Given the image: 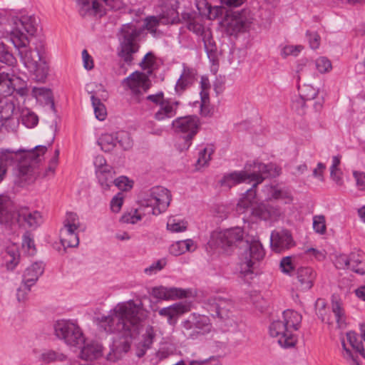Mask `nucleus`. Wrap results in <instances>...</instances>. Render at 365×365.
Returning <instances> with one entry per match:
<instances>
[{
  "mask_svg": "<svg viewBox=\"0 0 365 365\" xmlns=\"http://www.w3.org/2000/svg\"><path fill=\"white\" fill-rule=\"evenodd\" d=\"M270 245L275 252H282L293 247L294 241L289 230H274L270 236Z\"/></svg>",
  "mask_w": 365,
  "mask_h": 365,
  "instance_id": "nucleus-17",
  "label": "nucleus"
},
{
  "mask_svg": "<svg viewBox=\"0 0 365 365\" xmlns=\"http://www.w3.org/2000/svg\"><path fill=\"white\" fill-rule=\"evenodd\" d=\"M195 327L196 326L192 324V321L190 317L180 324L181 332L187 339H195L199 338Z\"/></svg>",
  "mask_w": 365,
  "mask_h": 365,
  "instance_id": "nucleus-38",
  "label": "nucleus"
},
{
  "mask_svg": "<svg viewBox=\"0 0 365 365\" xmlns=\"http://www.w3.org/2000/svg\"><path fill=\"white\" fill-rule=\"evenodd\" d=\"M174 17L171 19L170 18H165L164 15L160 18L156 16H150L145 19V27L150 31V33L155 34L156 32V27L159 25L160 22L163 24H168L173 22Z\"/></svg>",
  "mask_w": 365,
  "mask_h": 365,
  "instance_id": "nucleus-40",
  "label": "nucleus"
},
{
  "mask_svg": "<svg viewBox=\"0 0 365 365\" xmlns=\"http://www.w3.org/2000/svg\"><path fill=\"white\" fill-rule=\"evenodd\" d=\"M187 29L197 35L202 36L207 30L197 19H190L187 25Z\"/></svg>",
  "mask_w": 365,
  "mask_h": 365,
  "instance_id": "nucleus-58",
  "label": "nucleus"
},
{
  "mask_svg": "<svg viewBox=\"0 0 365 365\" xmlns=\"http://www.w3.org/2000/svg\"><path fill=\"white\" fill-rule=\"evenodd\" d=\"M253 186L247 190V192L240 199L237 210L240 212H246L249 208L252 209L256 206V190Z\"/></svg>",
  "mask_w": 365,
  "mask_h": 365,
  "instance_id": "nucleus-29",
  "label": "nucleus"
},
{
  "mask_svg": "<svg viewBox=\"0 0 365 365\" xmlns=\"http://www.w3.org/2000/svg\"><path fill=\"white\" fill-rule=\"evenodd\" d=\"M140 34V31L133 24H125L120 29L119 56L128 64L132 63L133 55L139 49L138 38Z\"/></svg>",
  "mask_w": 365,
  "mask_h": 365,
  "instance_id": "nucleus-7",
  "label": "nucleus"
},
{
  "mask_svg": "<svg viewBox=\"0 0 365 365\" xmlns=\"http://www.w3.org/2000/svg\"><path fill=\"white\" fill-rule=\"evenodd\" d=\"M200 113L203 116H208L211 114V108H210L209 94L201 93Z\"/></svg>",
  "mask_w": 365,
  "mask_h": 365,
  "instance_id": "nucleus-54",
  "label": "nucleus"
},
{
  "mask_svg": "<svg viewBox=\"0 0 365 365\" xmlns=\"http://www.w3.org/2000/svg\"><path fill=\"white\" fill-rule=\"evenodd\" d=\"M245 248L241 254L240 266V275L241 277H247L252 275L255 268V264L264 257V251L262 244L257 240L250 242L246 241Z\"/></svg>",
  "mask_w": 365,
  "mask_h": 365,
  "instance_id": "nucleus-6",
  "label": "nucleus"
},
{
  "mask_svg": "<svg viewBox=\"0 0 365 365\" xmlns=\"http://www.w3.org/2000/svg\"><path fill=\"white\" fill-rule=\"evenodd\" d=\"M141 219V215L138 214V210L135 209L132 212L124 213L120 221L123 223L135 224Z\"/></svg>",
  "mask_w": 365,
  "mask_h": 365,
  "instance_id": "nucleus-60",
  "label": "nucleus"
},
{
  "mask_svg": "<svg viewBox=\"0 0 365 365\" xmlns=\"http://www.w3.org/2000/svg\"><path fill=\"white\" fill-rule=\"evenodd\" d=\"M41 214L37 211L31 212L27 207L19 208L15 214L14 224L20 227L36 228L41 220Z\"/></svg>",
  "mask_w": 365,
  "mask_h": 365,
  "instance_id": "nucleus-18",
  "label": "nucleus"
},
{
  "mask_svg": "<svg viewBox=\"0 0 365 365\" xmlns=\"http://www.w3.org/2000/svg\"><path fill=\"white\" fill-rule=\"evenodd\" d=\"M16 60L14 55L5 48L4 44L0 46V62L9 66H14Z\"/></svg>",
  "mask_w": 365,
  "mask_h": 365,
  "instance_id": "nucleus-50",
  "label": "nucleus"
},
{
  "mask_svg": "<svg viewBox=\"0 0 365 365\" xmlns=\"http://www.w3.org/2000/svg\"><path fill=\"white\" fill-rule=\"evenodd\" d=\"M309 101L305 100L301 96H294L292 102V108L299 115H303L306 113V105Z\"/></svg>",
  "mask_w": 365,
  "mask_h": 365,
  "instance_id": "nucleus-48",
  "label": "nucleus"
},
{
  "mask_svg": "<svg viewBox=\"0 0 365 365\" xmlns=\"http://www.w3.org/2000/svg\"><path fill=\"white\" fill-rule=\"evenodd\" d=\"M246 180H249L247 171L234 172L225 175L220 180V184L222 186L231 188L232 186Z\"/></svg>",
  "mask_w": 365,
  "mask_h": 365,
  "instance_id": "nucleus-33",
  "label": "nucleus"
},
{
  "mask_svg": "<svg viewBox=\"0 0 365 365\" xmlns=\"http://www.w3.org/2000/svg\"><path fill=\"white\" fill-rule=\"evenodd\" d=\"M207 309L214 317L221 319L230 317L231 309L233 308L230 300L221 297H212L207 299Z\"/></svg>",
  "mask_w": 365,
  "mask_h": 365,
  "instance_id": "nucleus-16",
  "label": "nucleus"
},
{
  "mask_svg": "<svg viewBox=\"0 0 365 365\" xmlns=\"http://www.w3.org/2000/svg\"><path fill=\"white\" fill-rule=\"evenodd\" d=\"M252 213L253 215L264 220H277L281 215V210L277 207H274L269 205L260 203L256 205L252 208Z\"/></svg>",
  "mask_w": 365,
  "mask_h": 365,
  "instance_id": "nucleus-24",
  "label": "nucleus"
},
{
  "mask_svg": "<svg viewBox=\"0 0 365 365\" xmlns=\"http://www.w3.org/2000/svg\"><path fill=\"white\" fill-rule=\"evenodd\" d=\"M252 21L253 17L250 11L242 9L227 13L222 19L221 24L225 34L229 36L237 37L240 34L248 31Z\"/></svg>",
  "mask_w": 365,
  "mask_h": 365,
  "instance_id": "nucleus-5",
  "label": "nucleus"
},
{
  "mask_svg": "<svg viewBox=\"0 0 365 365\" xmlns=\"http://www.w3.org/2000/svg\"><path fill=\"white\" fill-rule=\"evenodd\" d=\"M316 277L317 273L312 268L308 267L299 268L297 272L299 288L304 291L310 289L313 287Z\"/></svg>",
  "mask_w": 365,
  "mask_h": 365,
  "instance_id": "nucleus-22",
  "label": "nucleus"
},
{
  "mask_svg": "<svg viewBox=\"0 0 365 365\" xmlns=\"http://www.w3.org/2000/svg\"><path fill=\"white\" fill-rule=\"evenodd\" d=\"M21 121L26 127L31 128L38 124V118L34 112L26 110L22 111Z\"/></svg>",
  "mask_w": 365,
  "mask_h": 365,
  "instance_id": "nucleus-44",
  "label": "nucleus"
},
{
  "mask_svg": "<svg viewBox=\"0 0 365 365\" xmlns=\"http://www.w3.org/2000/svg\"><path fill=\"white\" fill-rule=\"evenodd\" d=\"M314 230L319 234H324L326 232L325 218L323 215H317L313 219Z\"/></svg>",
  "mask_w": 365,
  "mask_h": 365,
  "instance_id": "nucleus-59",
  "label": "nucleus"
},
{
  "mask_svg": "<svg viewBox=\"0 0 365 365\" xmlns=\"http://www.w3.org/2000/svg\"><path fill=\"white\" fill-rule=\"evenodd\" d=\"M117 140L118 137H116V135L105 133L99 138L98 144L103 151L110 152L116 146Z\"/></svg>",
  "mask_w": 365,
  "mask_h": 365,
  "instance_id": "nucleus-37",
  "label": "nucleus"
},
{
  "mask_svg": "<svg viewBox=\"0 0 365 365\" xmlns=\"http://www.w3.org/2000/svg\"><path fill=\"white\" fill-rule=\"evenodd\" d=\"M6 260V267L8 270H13L19 264L20 255L16 247L8 248L4 257Z\"/></svg>",
  "mask_w": 365,
  "mask_h": 365,
  "instance_id": "nucleus-39",
  "label": "nucleus"
},
{
  "mask_svg": "<svg viewBox=\"0 0 365 365\" xmlns=\"http://www.w3.org/2000/svg\"><path fill=\"white\" fill-rule=\"evenodd\" d=\"M79 14L83 17L101 18L106 13L105 0H78Z\"/></svg>",
  "mask_w": 365,
  "mask_h": 365,
  "instance_id": "nucleus-15",
  "label": "nucleus"
},
{
  "mask_svg": "<svg viewBox=\"0 0 365 365\" xmlns=\"http://www.w3.org/2000/svg\"><path fill=\"white\" fill-rule=\"evenodd\" d=\"M243 239V230L240 227H235L224 231L214 232L209 243L211 246L220 248L225 252L241 242Z\"/></svg>",
  "mask_w": 365,
  "mask_h": 365,
  "instance_id": "nucleus-11",
  "label": "nucleus"
},
{
  "mask_svg": "<svg viewBox=\"0 0 365 365\" xmlns=\"http://www.w3.org/2000/svg\"><path fill=\"white\" fill-rule=\"evenodd\" d=\"M299 96L305 98V100L312 101L318 94V91L309 84H304L299 86Z\"/></svg>",
  "mask_w": 365,
  "mask_h": 365,
  "instance_id": "nucleus-46",
  "label": "nucleus"
},
{
  "mask_svg": "<svg viewBox=\"0 0 365 365\" xmlns=\"http://www.w3.org/2000/svg\"><path fill=\"white\" fill-rule=\"evenodd\" d=\"M316 68L321 73H327L331 71L332 66L331 61L326 57H319L316 60Z\"/></svg>",
  "mask_w": 365,
  "mask_h": 365,
  "instance_id": "nucleus-56",
  "label": "nucleus"
},
{
  "mask_svg": "<svg viewBox=\"0 0 365 365\" xmlns=\"http://www.w3.org/2000/svg\"><path fill=\"white\" fill-rule=\"evenodd\" d=\"M8 21V16L0 14V36H3L4 33L9 34L10 40L18 51L24 66L33 73L36 81L44 82L49 71L45 45L39 40L34 43V48H28L30 37L34 36L37 30L36 19L31 16L13 17V29L10 31L4 26Z\"/></svg>",
  "mask_w": 365,
  "mask_h": 365,
  "instance_id": "nucleus-2",
  "label": "nucleus"
},
{
  "mask_svg": "<svg viewBox=\"0 0 365 365\" xmlns=\"http://www.w3.org/2000/svg\"><path fill=\"white\" fill-rule=\"evenodd\" d=\"M22 246L26 248L29 255H34L36 252V247L34 241V237L30 232H26L23 236Z\"/></svg>",
  "mask_w": 365,
  "mask_h": 365,
  "instance_id": "nucleus-52",
  "label": "nucleus"
},
{
  "mask_svg": "<svg viewBox=\"0 0 365 365\" xmlns=\"http://www.w3.org/2000/svg\"><path fill=\"white\" fill-rule=\"evenodd\" d=\"M147 312L141 302L129 300L118 304L108 316L96 318L101 329L108 333H119L121 336L113 339L108 360L115 361L123 357L130 348L131 339L138 335L142 322Z\"/></svg>",
  "mask_w": 365,
  "mask_h": 365,
  "instance_id": "nucleus-1",
  "label": "nucleus"
},
{
  "mask_svg": "<svg viewBox=\"0 0 365 365\" xmlns=\"http://www.w3.org/2000/svg\"><path fill=\"white\" fill-rule=\"evenodd\" d=\"M166 265V260L165 259H160L158 260L157 262L153 263L150 266L145 268L144 272L145 274L148 275H152L153 274H155L158 271H160L163 269L165 266Z\"/></svg>",
  "mask_w": 365,
  "mask_h": 365,
  "instance_id": "nucleus-63",
  "label": "nucleus"
},
{
  "mask_svg": "<svg viewBox=\"0 0 365 365\" xmlns=\"http://www.w3.org/2000/svg\"><path fill=\"white\" fill-rule=\"evenodd\" d=\"M202 39L209 58L214 59L216 57L217 45L213 39L212 32L210 29H207V30L204 32V35L202 36Z\"/></svg>",
  "mask_w": 365,
  "mask_h": 365,
  "instance_id": "nucleus-35",
  "label": "nucleus"
},
{
  "mask_svg": "<svg viewBox=\"0 0 365 365\" xmlns=\"http://www.w3.org/2000/svg\"><path fill=\"white\" fill-rule=\"evenodd\" d=\"M151 294L160 300H169L186 297V292L175 287H158L152 289Z\"/></svg>",
  "mask_w": 365,
  "mask_h": 365,
  "instance_id": "nucleus-21",
  "label": "nucleus"
},
{
  "mask_svg": "<svg viewBox=\"0 0 365 365\" xmlns=\"http://www.w3.org/2000/svg\"><path fill=\"white\" fill-rule=\"evenodd\" d=\"M302 316L298 312L287 309L283 312L282 319L274 321L269 326V334L277 339L278 344L283 348L294 347L297 337L293 334L299 329Z\"/></svg>",
  "mask_w": 365,
  "mask_h": 365,
  "instance_id": "nucleus-4",
  "label": "nucleus"
},
{
  "mask_svg": "<svg viewBox=\"0 0 365 365\" xmlns=\"http://www.w3.org/2000/svg\"><path fill=\"white\" fill-rule=\"evenodd\" d=\"M121 85L125 90H130L134 96H138L142 91H148L151 86V81L148 74L135 71L124 78Z\"/></svg>",
  "mask_w": 365,
  "mask_h": 365,
  "instance_id": "nucleus-13",
  "label": "nucleus"
},
{
  "mask_svg": "<svg viewBox=\"0 0 365 365\" xmlns=\"http://www.w3.org/2000/svg\"><path fill=\"white\" fill-rule=\"evenodd\" d=\"M171 200L170 191L163 187L150 189L149 195L142 200V206L150 207L153 215H157L166 210Z\"/></svg>",
  "mask_w": 365,
  "mask_h": 365,
  "instance_id": "nucleus-10",
  "label": "nucleus"
},
{
  "mask_svg": "<svg viewBox=\"0 0 365 365\" xmlns=\"http://www.w3.org/2000/svg\"><path fill=\"white\" fill-rule=\"evenodd\" d=\"M0 125L8 132L16 133L19 125V119L18 115L0 122Z\"/></svg>",
  "mask_w": 365,
  "mask_h": 365,
  "instance_id": "nucleus-49",
  "label": "nucleus"
},
{
  "mask_svg": "<svg viewBox=\"0 0 365 365\" xmlns=\"http://www.w3.org/2000/svg\"><path fill=\"white\" fill-rule=\"evenodd\" d=\"M263 192L265 193L267 200L282 199L284 200L285 203H289L292 201V195L288 190L279 189L276 186L267 185L264 187Z\"/></svg>",
  "mask_w": 365,
  "mask_h": 365,
  "instance_id": "nucleus-32",
  "label": "nucleus"
},
{
  "mask_svg": "<svg viewBox=\"0 0 365 365\" xmlns=\"http://www.w3.org/2000/svg\"><path fill=\"white\" fill-rule=\"evenodd\" d=\"M118 137L117 143L120 145L124 150H128L133 145V142L129 136V134L126 132L122 131L116 133Z\"/></svg>",
  "mask_w": 365,
  "mask_h": 365,
  "instance_id": "nucleus-53",
  "label": "nucleus"
},
{
  "mask_svg": "<svg viewBox=\"0 0 365 365\" xmlns=\"http://www.w3.org/2000/svg\"><path fill=\"white\" fill-rule=\"evenodd\" d=\"M296 72L298 81H311L315 78V73L312 70V63H308L307 60H302L298 63Z\"/></svg>",
  "mask_w": 365,
  "mask_h": 365,
  "instance_id": "nucleus-34",
  "label": "nucleus"
},
{
  "mask_svg": "<svg viewBox=\"0 0 365 365\" xmlns=\"http://www.w3.org/2000/svg\"><path fill=\"white\" fill-rule=\"evenodd\" d=\"M197 71L195 69L184 66L182 72L177 81L175 86V92L180 95L188 87H190L195 81Z\"/></svg>",
  "mask_w": 365,
  "mask_h": 365,
  "instance_id": "nucleus-23",
  "label": "nucleus"
},
{
  "mask_svg": "<svg viewBox=\"0 0 365 365\" xmlns=\"http://www.w3.org/2000/svg\"><path fill=\"white\" fill-rule=\"evenodd\" d=\"M192 324L196 326L199 337L210 333L212 330V324L207 317L205 315H197L195 314L190 316Z\"/></svg>",
  "mask_w": 365,
  "mask_h": 365,
  "instance_id": "nucleus-31",
  "label": "nucleus"
},
{
  "mask_svg": "<svg viewBox=\"0 0 365 365\" xmlns=\"http://www.w3.org/2000/svg\"><path fill=\"white\" fill-rule=\"evenodd\" d=\"M16 212L11 199L6 195H0V224L14 225Z\"/></svg>",
  "mask_w": 365,
  "mask_h": 365,
  "instance_id": "nucleus-20",
  "label": "nucleus"
},
{
  "mask_svg": "<svg viewBox=\"0 0 365 365\" xmlns=\"http://www.w3.org/2000/svg\"><path fill=\"white\" fill-rule=\"evenodd\" d=\"M214 153V148L212 145H208L203 148L199 153V157L197 161V165L199 167H203L208 164L211 160V156Z\"/></svg>",
  "mask_w": 365,
  "mask_h": 365,
  "instance_id": "nucleus-42",
  "label": "nucleus"
},
{
  "mask_svg": "<svg viewBox=\"0 0 365 365\" xmlns=\"http://www.w3.org/2000/svg\"><path fill=\"white\" fill-rule=\"evenodd\" d=\"M63 226L72 227L73 229H78L80 222L78 215L74 212L67 213L66 217L63 221Z\"/></svg>",
  "mask_w": 365,
  "mask_h": 365,
  "instance_id": "nucleus-62",
  "label": "nucleus"
},
{
  "mask_svg": "<svg viewBox=\"0 0 365 365\" xmlns=\"http://www.w3.org/2000/svg\"><path fill=\"white\" fill-rule=\"evenodd\" d=\"M96 175L102 189L104 190H109L114 182L115 172L111 166L102 168L99 171H96Z\"/></svg>",
  "mask_w": 365,
  "mask_h": 365,
  "instance_id": "nucleus-30",
  "label": "nucleus"
},
{
  "mask_svg": "<svg viewBox=\"0 0 365 365\" xmlns=\"http://www.w3.org/2000/svg\"><path fill=\"white\" fill-rule=\"evenodd\" d=\"M81 348L80 356L85 360H93L100 357L102 355V346L96 341H91L84 344Z\"/></svg>",
  "mask_w": 365,
  "mask_h": 365,
  "instance_id": "nucleus-28",
  "label": "nucleus"
},
{
  "mask_svg": "<svg viewBox=\"0 0 365 365\" xmlns=\"http://www.w3.org/2000/svg\"><path fill=\"white\" fill-rule=\"evenodd\" d=\"M91 101L96 118L99 120H103L107 114L105 106L99 98H96L94 96H91Z\"/></svg>",
  "mask_w": 365,
  "mask_h": 365,
  "instance_id": "nucleus-43",
  "label": "nucleus"
},
{
  "mask_svg": "<svg viewBox=\"0 0 365 365\" xmlns=\"http://www.w3.org/2000/svg\"><path fill=\"white\" fill-rule=\"evenodd\" d=\"M178 106V101H170L168 99H165L164 102L160 105L159 110L155 113V119L158 121H162L174 117L177 113Z\"/></svg>",
  "mask_w": 365,
  "mask_h": 365,
  "instance_id": "nucleus-25",
  "label": "nucleus"
},
{
  "mask_svg": "<svg viewBox=\"0 0 365 365\" xmlns=\"http://www.w3.org/2000/svg\"><path fill=\"white\" fill-rule=\"evenodd\" d=\"M113 184L119 189L123 190H127L133 186L132 181H130L127 177L120 176L114 180Z\"/></svg>",
  "mask_w": 365,
  "mask_h": 365,
  "instance_id": "nucleus-64",
  "label": "nucleus"
},
{
  "mask_svg": "<svg viewBox=\"0 0 365 365\" xmlns=\"http://www.w3.org/2000/svg\"><path fill=\"white\" fill-rule=\"evenodd\" d=\"M302 49L303 46L300 45H287L282 48L281 55L283 58H287L289 56H297Z\"/></svg>",
  "mask_w": 365,
  "mask_h": 365,
  "instance_id": "nucleus-57",
  "label": "nucleus"
},
{
  "mask_svg": "<svg viewBox=\"0 0 365 365\" xmlns=\"http://www.w3.org/2000/svg\"><path fill=\"white\" fill-rule=\"evenodd\" d=\"M15 105L12 101H6L0 106V122L17 115Z\"/></svg>",
  "mask_w": 365,
  "mask_h": 365,
  "instance_id": "nucleus-41",
  "label": "nucleus"
},
{
  "mask_svg": "<svg viewBox=\"0 0 365 365\" xmlns=\"http://www.w3.org/2000/svg\"><path fill=\"white\" fill-rule=\"evenodd\" d=\"M172 125L176 132L184 134L185 147L187 149L191 144V140L198 130L199 120L197 117L195 115H187L178 118L173 121Z\"/></svg>",
  "mask_w": 365,
  "mask_h": 365,
  "instance_id": "nucleus-12",
  "label": "nucleus"
},
{
  "mask_svg": "<svg viewBox=\"0 0 365 365\" xmlns=\"http://www.w3.org/2000/svg\"><path fill=\"white\" fill-rule=\"evenodd\" d=\"M342 346H343V357L349 361L351 365H361L359 361L358 360V357L351 351L346 348L344 341L342 340Z\"/></svg>",
  "mask_w": 365,
  "mask_h": 365,
  "instance_id": "nucleus-55",
  "label": "nucleus"
},
{
  "mask_svg": "<svg viewBox=\"0 0 365 365\" xmlns=\"http://www.w3.org/2000/svg\"><path fill=\"white\" fill-rule=\"evenodd\" d=\"M66 358L63 354H58L53 350H47L40 355V359L44 363H51L55 361H63Z\"/></svg>",
  "mask_w": 365,
  "mask_h": 365,
  "instance_id": "nucleus-47",
  "label": "nucleus"
},
{
  "mask_svg": "<svg viewBox=\"0 0 365 365\" xmlns=\"http://www.w3.org/2000/svg\"><path fill=\"white\" fill-rule=\"evenodd\" d=\"M155 335L154 330L152 327H148L146 329V332L143 335V339L139 343L138 346L136 354L138 357L143 356L145 354V351L150 348L153 342Z\"/></svg>",
  "mask_w": 365,
  "mask_h": 365,
  "instance_id": "nucleus-36",
  "label": "nucleus"
},
{
  "mask_svg": "<svg viewBox=\"0 0 365 365\" xmlns=\"http://www.w3.org/2000/svg\"><path fill=\"white\" fill-rule=\"evenodd\" d=\"M316 313L322 322L332 326L336 322L339 329H344L346 327L344 311L341 303L339 300H332L331 311L333 316L327 313V303L323 299H318L315 302Z\"/></svg>",
  "mask_w": 365,
  "mask_h": 365,
  "instance_id": "nucleus-9",
  "label": "nucleus"
},
{
  "mask_svg": "<svg viewBox=\"0 0 365 365\" xmlns=\"http://www.w3.org/2000/svg\"><path fill=\"white\" fill-rule=\"evenodd\" d=\"M190 311V305L189 303L178 302L160 309L158 313L160 316L167 318L169 324L175 325L180 316Z\"/></svg>",
  "mask_w": 365,
  "mask_h": 365,
  "instance_id": "nucleus-19",
  "label": "nucleus"
},
{
  "mask_svg": "<svg viewBox=\"0 0 365 365\" xmlns=\"http://www.w3.org/2000/svg\"><path fill=\"white\" fill-rule=\"evenodd\" d=\"M44 145H36L30 150L19 149L1 150L0 151V182L4 178L7 166L17 163V173L19 178L24 181L29 180L33 175L35 166L41 160L46 152Z\"/></svg>",
  "mask_w": 365,
  "mask_h": 365,
  "instance_id": "nucleus-3",
  "label": "nucleus"
},
{
  "mask_svg": "<svg viewBox=\"0 0 365 365\" xmlns=\"http://www.w3.org/2000/svg\"><path fill=\"white\" fill-rule=\"evenodd\" d=\"M351 256H355L356 262H349L348 268L351 269L353 272L359 274L361 275H363L365 274V267L363 264L359 255L356 253H351Z\"/></svg>",
  "mask_w": 365,
  "mask_h": 365,
  "instance_id": "nucleus-51",
  "label": "nucleus"
},
{
  "mask_svg": "<svg viewBox=\"0 0 365 365\" xmlns=\"http://www.w3.org/2000/svg\"><path fill=\"white\" fill-rule=\"evenodd\" d=\"M44 266L42 262H34L30 267L26 268L24 274L23 283L26 286H32L38 280V277L43 274Z\"/></svg>",
  "mask_w": 365,
  "mask_h": 365,
  "instance_id": "nucleus-26",
  "label": "nucleus"
},
{
  "mask_svg": "<svg viewBox=\"0 0 365 365\" xmlns=\"http://www.w3.org/2000/svg\"><path fill=\"white\" fill-rule=\"evenodd\" d=\"M346 338L351 347L363 357L365 358L364 349L362 342L359 341L355 332L349 331L346 334Z\"/></svg>",
  "mask_w": 365,
  "mask_h": 365,
  "instance_id": "nucleus-45",
  "label": "nucleus"
},
{
  "mask_svg": "<svg viewBox=\"0 0 365 365\" xmlns=\"http://www.w3.org/2000/svg\"><path fill=\"white\" fill-rule=\"evenodd\" d=\"M154 63H155L154 56L152 53L149 52L144 56L142 61L140 63V66L143 70H148V73L150 74L152 72L151 69H152Z\"/></svg>",
  "mask_w": 365,
  "mask_h": 365,
  "instance_id": "nucleus-61",
  "label": "nucleus"
},
{
  "mask_svg": "<svg viewBox=\"0 0 365 365\" xmlns=\"http://www.w3.org/2000/svg\"><path fill=\"white\" fill-rule=\"evenodd\" d=\"M77 229L72 227L63 226L60 230V240L61 245L65 247H74L78 245L79 239Z\"/></svg>",
  "mask_w": 365,
  "mask_h": 365,
  "instance_id": "nucleus-27",
  "label": "nucleus"
},
{
  "mask_svg": "<svg viewBox=\"0 0 365 365\" xmlns=\"http://www.w3.org/2000/svg\"><path fill=\"white\" fill-rule=\"evenodd\" d=\"M250 166H253V170L252 173H248L249 182H254V187H256L257 185L261 183L266 178H274L278 176L280 173V169L277 165L272 163L266 165L254 162L253 165H250Z\"/></svg>",
  "mask_w": 365,
  "mask_h": 365,
  "instance_id": "nucleus-14",
  "label": "nucleus"
},
{
  "mask_svg": "<svg viewBox=\"0 0 365 365\" xmlns=\"http://www.w3.org/2000/svg\"><path fill=\"white\" fill-rule=\"evenodd\" d=\"M56 336L71 346L81 348L85 343V338L80 327L69 320H60L54 325Z\"/></svg>",
  "mask_w": 365,
  "mask_h": 365,
  "instance_id": "nucleus-8",
  "label": "nucleus"
}]
</instances>
